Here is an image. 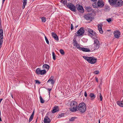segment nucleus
Returning a JSON list of instances; mask_svg holds the SVG:
<instances>
[{"label": "nucleus", "mask_w": 123, "mask_h": 123, "mask_svg": "<svg viewBox=\"0 0 123 123\" xmlns=\"http://www.w3.org/2000/svg\"><path fill=\"white\" fill-rule=\"evenodd\" d=\"M53 76H51L50 78L48 80V81L47 82H51V84H53L55 82L53 80Z\"/></svg>", "instance_id": "nucleus-21"}, {"label": "nucleus", "mask_w": 123, "mask_h": 123, "mask_svg": "<svg viewBox=\"0 0 123 123\" xmlns=\"http://www.w3.org/2000/svg\"><path fill=\"white\" fill-rule=\"evenodd\" d=\"M99 72L98 71H96L94 72V73L95 74H97L99 73Z\"/></svg>", "instance_id": "nucleus-40"}, {"label": "nucleus", "mask_w": 123, "mask_h": 123, "mask_svg": "<svg viewBox=\"0 0 123 123\" xmlns=\"http://www.w3.org/2000/svg\"><path fill=\"white\" fill-rule=\"evenodd\" d=\"M78 110L81 112L84 113L86 110V106L84 103H80L78 107Z\"/></svg>", "instance_id": "nucleus-2"}, {"label": "nucleus", "mask_w": 123, "mask_h": 123, "mask_svg": "<svg viewBox=\"0 0 123 123\" xmlns=\"http://www.w3.org/2000/svg\"><path fill=\"white\" fill-rule=\"evenodd\" d=\"M39 98L40 102L42 104L44 103V101L43 99V98H42V97L41 96H40Z\"/></svg>", "instance_id": "nucleus-30"}, {"label": "nucleus", "mask_w": 123, "mask_h": 123, "mask_svg": "<svg viewBox=\"0 0 123 123\" xmlns=\"http://www.w3.org/2000/svg\"><path fill=\"white\" fill-rule=\"evenodd\" d=\"M78 49L80 50H82V51L85 52H88L90 51V50L89 49L81 47L80 46V47H79Z\"/></svg>", "instance_id": "nucleus-13"}, {"label": "nucleus", "mask_w": 123, "mask_h": 123, "mask_svg": "<svg viewBox=\"0 0 123 123\" xmlns=\"http://www.w3.org/2000/svg\"><path fill=\"white\" fill-rule=\"evenodd\" d=\"M102 96L100 93L98 94L97 98L98 100L100 99V101H102Z\"/></svg>", "instance_id": "nucleus-22"}, {"label": "nucleus", "mask_w": 123, "mask_h": 123, "mask_svg": "<svg viewBox=\"0 0 123 123\" xmlns=\"http://www.w3.org/2000/svg\"><path fill=\"white\" fill-rule=\"evenodd\" d=\"M45 40L46 41V43H47L48 44H49V41L48 40V39H46Z\"/></svg>", "instance_id": "nucleus-43"}, {"label": "nucleus", "mask_w": 123, "mask_h": 123, "mask_svg": "<svg viewBox=\"0 0 123 123\" xmlns=\"http://www.w3.org/2000/svg\"><path fill=\"white\" fill-rule=\"evenodd\" d=\"M23 4L26 5L27 2V0H23Z\"/></svg>", "instance_id": "nucleus-36"}, {"label": "nucleus", "mask_w": 123, "mask_h": 123, "mask_svg": "<svg viewBox=\"0 0 123 123\" xmlns=\"http://www.w3.org/2000/svg\"><path fill=\"white\" fill-rule=\"evenodd\" d=\"M45 40H46V39H47V37H46V36H45Z\"/></svg>", "instance_id": "nucleus-49"}, {"label": "nucleus", "mask_w": 123, "mask_h": 123, "mask_svg": "<svg viewBox=\"0 0 123 123\" xmlns=\"http://www.w3.org/2000/svg\"><path fill=\"white\" fill-rule=\"evenodd\" d=\"M95 80L96 81H97V82H98V78L97 77H95Z\"/></svg>", "instance_id": "nucleus-42"}, {"label": "nucleus", "mask_w": 123, "mask_h": 123, "mask_svg": "<svg viewBox=\"0 0 123 123\" xmlns=\"http://www.w3.org/2000/svg\"><path fill=\"white\" fill-rule=\"evenodd\" d=\"M92 6L94 8H97V4L96 2H94Z\"/></svg>", "instance_id": "nucleus-32"}, {"label": "nucleus", "mask_w": 123, "mask_h": 123, "mask_svg": "<svg viewBox=\"0 0 123 123\" xmlns=\"http://www.w3.org/2000/svg\"><path fill=\"white\" fill-rule=\"evenodd\" d=\"M90 97L91 98V99L93 100L96 97V96L93 93H90L89 95Z\"/></svg>", "instance_id": "nucleus-24"}, {"label": "nucleus", "mask_w": 123, "mask_h": 123, "mask_svg": "<svg viewBox=\"0 0 123 123\" xmlns=\"http://www.w3.org/2000/svg\"><path fill=\"white\" fill-rule=\"evenodd\" d=\"M59 111V108L58 106H55L53 109L51 111L53 113H54Z\"/></svg>", "instance_id": "nucleus-15"}, {"label": "nucleus", "mask_w": 123, "mask_h": 123, "mask_svg": "<svg viewBox=\"0 0 123 123\" xmlns=\"http://www.w3.org/2000/svg\"><path fill=\"white\" fill-rule=\"evenodd\" d=\"M76 117H71V118L69 119V121H73L76 118Z\"/></svg>", "instance_id": "nucleus-31"}, {"label": "nucleus", "mask_w": 123, "mask_h": 123, "mask_svg": "<svg viewBox=\"0 0 123 123\" xmlns=\"http://www.w3.org/2000/svg\"><path fill=\"white\" fill-rule=\"evenodd\" d=\"M76 8L79 12L81 13H83L84 12V9L82 6L77 5L76 6Z\"/></svg>", "instance_id": "nucleus-10"}, {"label": "nucleus", "mask_w": 123, "mask_h": 123, "mask_svg": "<svg viewBox=\"0 0 123 123\" xmlns=\"http://www.w3.org/2000/svg\"><path fill=\"white\" fill-rule=\"evenodd\" d=\"M26 5H25L23 4V6H22V8L23 9H24L25 8V6Z\"/></svg>", "instance_id": "nucleus-46"}, {"label": "nucleus", "mask_w": 123, "mask_h": 123, "mask_svg": "<svg viewBox=\"0 0 123 123\" xmlns=\"http://www.w3.org/2000/svg\"><path fill=\"white\" fill-rule=\"evenodd\" d=\"M92 1H96L97 0H91Z\"/></svg>", "instance_id": "nucleus-47"}, {"label": "nucleus", "mask_w": 123, "mask_h": 123, "mask_svg": "<svg viewBox=\"0 0 123 123\" xmlns=\"http://www.w3.org/2000/svg\"><path fill=\"white\" fill-rule=\"evenodd\" d=\"M51 89H49V88H48V90L49 91V95H50V91H51Z\"/></svg>", "instance_id": "nucleus-45"}, {"label": "nucleus", "mask_w": 123, "mask_h": 123, "mask_svg": "<svg viewBox=\"0 0 123 123\" xmlns=\"http://www.w3.org/2000/svg\"><path fill=\"white\" fill-rule=\"evenodd\" d=\"M98 123H100V120H98Z\"/></svg>", "instance_id": "nucleus-53"}, {"label": "nucleus", "mask_w": 123, "mask_h": 123, "mask_svg": "<svg viewBox=\"0 0 123 123\" xmlns=\"http://www.w3.org/2000/svg\"><path fill=\"white\" fill-rule=\"evenodd\" d=\"M78 27V25H77L76 26H75V28H76Z\"/></svg>", "instance_id": "nucleus-52"}, {"label": "nucleus", "mask_w": 123, "mask_h": 123, "mask_svg": "<svg viewBox=\"0 0 123 123\" xmlns=\"http://www.w3.org/2000/svg\"><path fill=\"white\" fill-rule=\"evenodd\" d=\"M42 21L43 22H44L46 21V18H45L43 17L42 18Z\"/></svg>", "instance_id": "nucleus-37"}, {"label": "nucleus", "mask_w": 123, "mask_h": 123, "mask_svg": "<svg viewBox=\"0 0 123 123\" xmlns=\"http://www.w3.org/2000/svg\"><path fill=\"white\" fill-rule=\"evenodd\" d=\"M94 47H93V49L94 50L97 49L99 48L100 44L99 42L97 39H95L94 40Z\"/></svg>", "instance_id": "nucleus-5"}, {"label": "nucleus", "mask_w": 123, "mask_h": 123, "mask_svg": "<svg viewBox=\"0 0 123 123\" xmlns=\"http://www.w3.org/2000/svg\"><path fill=\"white\" fill-rule=\"evenodd\" d=\"M52 54L53 56V58L54 60H55V56L56 55L55 54V53L54 52H52Z\"/></svg>", "instance_id": "nucleus-29"}, {"label": "nucleus", "mask_w": 123, "mask_h": 123, "mask_svg": "<svg viewBox=\"0 0 123 123\" xmlns=\"http://www.w3.org/2000/svg\"><path fill=\"white\" fill-rule=\"evenodd\" d=\"M35 82L36 83H37L38 84H40L41 83V82L37 80H35Z\"/></svg>", "instance_id": "nucleus-39"}, {"label": "nucleus", "mask_w": 123, "mask_h": 123, "mask_svg": "<svg viewBox=\"0 0 123 123\" xmlns=\"http://www.w3.org/2000/svg\"><path fill=\"white\" fill-rule=\"evenodd\" d=\"M49 66L46 64H45L43 65V68H46L48 69V70L49 69Z\"/></svg>", "instance_id": "nucleus-27"}, {"label": "nucleus", "mask_w": 123, "mask_h": 123, "mask_svg": "<svg viewBox=\"0 0 123 123\" xmlns=\"http://www.w3.org/2000/svg\"><path fill=\"white\" fill-rule=\"evenodd\" d=\"M73 43L74 44V46H76L77 48L78 49L79 47H80V46L79 44L77 43L76 39H74L73 40Z\"/></svg>", "instance_id": "nucleus-16"}, {"label": "nucleus", "mask_w": 123, "mask_h": 123, "mask_svg": "<svg viewBox=\"0 0 123 123\" xmlns=\"http://www.w3.org/2000/svg\"><path fill=\"white\" fill-rule=\"evenodd\" d=\"M63 0H61V2H62V1H63Z\"/></svg>", "instance_id": "nucleus-54"}, {"label": "nucleus", "mask_w": 123, "mask_h": 123, "mask_svg": "<svg viewBox=\"0 0 123 123\" xmlns=\"http://www.w3.org/2000/svg\"><path fill=\"white\" fill-rule=\"evenodd\" d=\"M84 30L82 27H81L78 31L76 32L77 34L76 35V36H82L84 32Z\"/></svg>", "instance_id": "nucleus-8"}, {"label": "nucleus", "mask_w": 123, "mask_h": 123, "mask_svg": "<svg viewBox=\"0 0 123 123\" xmlns=\"http://www.w3.org/2000/svg\"><path fill=\"white\" fill-rule=\"evenodd\" d=\"M36 72L38 74L43 75L45 74L46 72L45 70H41L40 68H38L37 69Z\"/></svg>", "instance_id": "nucleus-9"}, {"label": "nucleus", "mask_w": 123, "mask_h": 123, "mask_svg": "<svg viewBox=\"0 0 123 123\" xmlns=\"http://www.w3.org/2000/svg\"><path fill=\"white\" fill-rule=\"evenodd\" d=\"M109 2L111 6L115 5L117 3V0H109Z\"/></svg>", "instance_id": "nucleus-19"}, {"label": "nucleus", "mask_w": 123, "mask_h": 123, "mask_svg": "<svg viewBox=\"0 0 123 123\" xmlns=\"http://www.w3.org/2000/svg\"><path fill=\"white\" fill-rule=\"evenodd\" d=\"M34 114V111H33V112L32 113V114L31 115V116H30V117L29 118V123L33 119V117Z\"/></svg>", "instance_id": "nucleus-25"}, {"label": "nucleus", "mask_w": 123, "mask_h": 123, "mask_svg": "<svg viewBox=\"0 0 123 123\" xmlns=\"http://www.w3.org/2000/svg\"><path fill=\"white\" fill-rule=\"evenodd\" d=\"M83 57L89 63L91 64L95 63L96 62L97 59L91 57H88L85 56H83Z\"/></svg>", "instance_id": "nucleus-3"}, {"label": "nucleus", "mask_w": 123, "mask_h": 123, "mask_svg": "<svg viewBox=\"0 0 123 123\" xmlns=\"http://www.w3.org/2000/svg\"><path fill=\"white\" fill-rule=\"evenodd\" d=\"M104 5V4L102 1H100L99 0H98L97 3L98 6L102 7Z\"/></svg>", "instance_id": "nucleus-17"}, {"label": "nucleus", "mask_w": 123, "mask_h": 123, "mask_svg": "<svg viewBox=\"0 0 123 123\" xmlns=\"http://www.w3.org/2000/svg\"><path fill=\"white\" fill-rule=\"evenodd\" d=\"M123 3L122 0H117V3L115 4V6L116 7H119L122 5Z\"/></svg>", "instance_id": "nucleus-11"}, {"label": "nucleus", "mask_w": 123, "mask_h": 123, "mask_svg": "<svg viewBox=\"0 0 123 123\" xmlns=\"http://www.w3.org/2000/svg\"><path fill=\"white\" fill-rule=\"evenodd\" d=\"M5 0H2V4H3L4 3V1H5Z\"/></svg>", "instance_id": "nucleus-48"}, {"label": "nucleus", "mask_w": 123, "mask_h": 123, "mask_svg": "<svg viewBox=\"0 0 123 123\" xmlns=\"http://www.w3.org/2000/svg\"><path fill=\"white\" fill-rule=\"evenodd\" d=\"M74 29L73 27V24H71V30H72Z\"/></svg>", "instance_id": "nucleus-44"}, {"label": "nucleus", "mask_w": 123, "mask_h": 123, "mask_svg": "<svg viewBox=\"0 0 123 123\" xmlns=\"http://www.w3.org/2000/svg\"><path fill=\"white\" fill-rule=\"evenodd\" d=\"M86 30L88 32V35L91 37L94 38V37H95L96 35V33L94 31L90 28H86Z\"/></svg>", "instance_id": "nucleus-4"}, {"label": "nucleus", "mask_w": 123, "mask_h": 123, "mask_svg": "<svg viewBox=\"0 0 123 123\" xmlns=\"http://www.w3.org/2000/svg\"><path fill=\"white\" fill-rule=\"evenodd\" d=\"M2 120L1 117H0V121H1Z\"/></svg>", "instance_id": "nucleus-50"}, {"label": "nucleus", "mask_w": 123, "mask_h": 123, "mask_svg": "<svg viewBox=\"0 0 123 123\" xmlns=\"http://www.w3.org/2000/svg\"><path fill=\"white\" fill-rule=\"evenodd\" d=\"M84 18L86 20L91 21L94 19L93 14L92 13H88L84 16Z\"/></svg>", "instance_id": "nucleus-6"}, {"label": "nucleus", "mask_w": 123, "mask_h": 123, "mask_svg": "<svg viewBox=\"0 0 123 123\" xmlns=\"http://www.w3.org/2000/svg\"><path fill=\"white\" fill-rule=\"evenodd\" d=\"M112 18H109L106 19L107 21L108 22H110L111 21Z\"/></svg>", "instance_id": "nucleus-38"}, {"label": "nucleus", "mask_w": 123, "mask_h": 123, "mask_svg": "<svg viewBox=\"0 0 123 123\" xmlns=\"http://www.w3.org/2000/svg\"><path fill=\"white\" fill-rule=\"evenodd\" d=\"M61 3H62L64 5H65L66 4L67 5V4H68V3H67V2L66 1H62Z\"/></svg>", "instance_id": "nucleus-34"}, {"label": "nucleus", "mask_w": 123, "mask_h": 123, "mask_svg": "<svg viewBox=\"0 0 123 123\" xmlns=\"http://www.w3.org/2000/svg\"><path fill=\"white\" fill-rule=\"evenodd\" d=\"M114 34L115 37L117 38H119L120 35V32L118 30L114 31Z\"/></svg>", "instance_id": "nucleus-12"}, {"label": "nucleus", "mask_w": 123, "mask_h": 123, "mask_svg": "<svg viewBox=\"0 0 123 123\" xmlns=\"http://www.w3.org/2000/svg\"><path fill=\"white\" fill-rule=\"evenodd\" d=\"M50 120L48 117H46L44 120V123H50Z\"/></svg>", "instance_id": "nucleus-18"}, {"label": "nucleus", "mask_w": 123, "mask_h": 123, "mask_svg": "<svg viewBox=\"0 0 123 123\" xmlns=\"http://www.w3.org/2000/svg\"><path fill=\"white\" fill-rule=\"evenodd\" d=\"M3 31L2 29L0 30V39L2 40V39L3 38Z\"/></svg>", "instance_id": "nucleus-23"}, {"label": "nucleus", "mask_w": 123, "mask_h": 123, "mask_svg": "<svg viewBox=\"0 0 123 123\" xmlns=\"http://www.w3.org/2000/svg\"><path fill=\"white\" fill-rule=\"evenodd\" d=\"M85 8L86 10H87L89 12L92 10V8L91 7L89 6L86 7Z\"/></svg>", "instance_id": "nucleus-28"}, {"label": "nucleus", "mask_w": 123, "mask_h": 123, "mask_svg": "<svg viewBox=\"0 0 123 123\" xmlns=\"http://www.w3.org/2000/svg\"><path fill=\"white\" fill-rule=\"evenodd\" d=\"M117 104L121 107H123V101H118L117 102Z\"/></svg>", "instance_id": "nucleus-26"}, {"label": "nucleus", "mask_w": 123, "mask_h": 123, "mask_svg": "<svg viewBox=\"0 0 123 123\" xmlns=\"http://www.w3.org/2000/svg\"><path fill=\"white\" fill-rule=\"evenodd\" d=\"M77 102L74 100L71 102L70 104V110L73 112H74L77 110L78 106Z\"/></svg>", "instance_id": "nucleus-1"}, {"label": "nucleus", "mask_w": 123, "mask_h": 123, "mask_svg": "<svg viewBox=\"0 0 123 123\" xmlns=\"http://www.w3.org/2000/svg\"><path fill=\"white\" fill-rule=\"evenodd\" d=\"M64 115V114H63V113L60 114L58 115V118H60L61 117H62V116H63Z\"/></svg>", "instance_id": "nucleus-35"}, {"label": "nucleus", "mask_w": 123, "mask_h": 123, "mask_svg": "<svg viewBox=\"0 0 123 123\" xmlns=\"http://www.w3.org/2000/svg\"><path fill=\"white\" fill-rule=\"evenodd\" d=\"M103 26V25L102 24H100L98 25V29L100 33L101 34H103V31L102 29Z\"/></svg>", "instance_id": "nucleus-14"}, {"label": "nucleus", "mask_w": 123, "mask_h": 123, "mask_svg": "<svg viewBox=\"0 0 123 123\" xmlns=\"http://www.w3.org/2000/svg\"><path fill=\"white\" fill-rule=\"evenodd\" d=\"M44 34V35L45 36V35L44 34Z\"/></svg>", "instance_id": "nucleus-55"}, {"label": "nucleus", "mask_w": 123, "mask_h": 123, "mask_svg": "<svg viewBox=\"0 0 123 123\" xmlns=\"http://www.w3.org/2000/svg\"><path fill=\"white\" fill-rule=\"evenodd\" d=\"M60 53L62 55H64V50L62 49H61L60 50Z\"/></svg>", "instance_id": "nucleus-33"}, {"label": "nucleus", "mask_w": 123, "mask_h": 123, "mask_svg": "<svg viewBox=\"0 0 123 123\" xmlns=\"http://www.w3.org/2000/svg\"><path fill=\"white\" fill-rule=\"evenodd\" d=\"M67 7L72 11L76 12V6L71 3L67 4Z\"/></svg>", "instance_id": "nucleus-7"}, {"label": "nucleus", "mask_w": 123, "mask_h": 123, "mask_svg": "<svg viewBox=\"0 0 123 123\" xmlns=\"http://www.w3.org/2000/svg\"><path fill=\"white\" fill-rule=\"evenodd\" d=\"M52 36L55 40L56 41L58 40L59 39L58 37L55 33L52 32Z\"/></svg>", "instance_id": "nucleus-20"}, {"label": "nucleus", "mask_w": 123, "mask_h": 123, "mask_svg": "<svg viewBox=\"0 0 123 123\" xmlns=\"http://www.w3.org/2000/svg\"><path fill=\"white\" fill-rule=\"evenodd\" d=\"M11 97H12V98H13V97L12 94H11Z\"/></svg>", "instance_id": "nucleus-51"}, {"label": "nucleus", "mask_w": 123, "mask_h": 123, "mask_svg": "<svg viewBox=\"0 0 123 123\" xmlns=\"http://www.w3.org/2000/svg\"><path fill=\"white\" fill-rule=\"evenodd\" d=\"M87 94L86 91H85L84 92V95L86 97L87 96Z\"/></svg>", "instance_id": "nucleus-41"}]
</instances>
